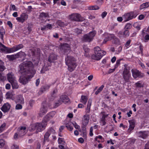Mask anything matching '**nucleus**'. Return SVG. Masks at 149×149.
I'll use <instances>...</instances> for the list:
<instances>
[{
    "label": "nucleus",
    "instance_id": "nucleus-1",
    "mask_svg": "<svg viewBox=\"0 0 149 149\" xmlns=\"http://www.w3.org/2000/svg\"><path fill=\"white\" fill-rule=\"evenodd\" d=\"M32 63L30 61L23 62L19 65V72L22 75L20 77L19 81L22 84L27 83L30 79L35 74L36 71L33 67Z\"/></svg>",
    "mask_w": 149,
    "mask_h": 149
},
{
    "label": "nucleus",
    "instance_id": "nucleus-2",
    "mask_svg": "<svg viewBox=\"0 0 149 149\" xmlns=\"http://www.w3.org/2000/svg\"><path fill=\"white\" fill-rule=\"evenodd\" d=\"M76 60L73 56L67 55L66 58V64L68 66V69L70 72L73 71L76 68L77 64L75 62Z\"/></svg>",
    "mask_w": 149,
    "mask_h": 149
},
{
    "label": "nucleus",
    "instance_id": "nucleus-3",
    "mask_svg": "<svg viewBox=\"0 0 149 149\" xmlns=\"http://www.w3.org/2000/svg\"><path fill=\"white\" fill-rule=\"evenodd\" d=\"M95 54L91 56V58L95 60H100L102 57L105 55V52L101 50L100 48L97 46L94 48Z\"/></svg>",
    "mask_w": 149,
    "mask_h": 149
},
{
    "label": "nucleus",
    "instance_id": "nucleus-4",
    "mask_svg": "<svg viewBox=\"0 0 149 149\" xmlns=\"http://www.w3.org/2000/svg\"><path fill=\"white\" fill-rule=\"evenodd\" d=\"M96 34V32L94 31L85 34L83 37L82 41L84 42H90L93 39Z\"/></svg>",
    "mask_w": 149,
    "mask_h": 149
},
{
    "label": "nucleus",
    "instance_id": "nucleus-5",
    "mask_svg": "<svg viewBox=\"0 0 149 149\" xmlns=\"http://www.w3.org/2000/svg\"><path fill=\"white\" fill-rule=\"evenodd\" d=\"M68 18L71 20L77 22H82L85 20L80 14L77 13L72 14L68 16Z\"/></svg>",
    "mask_w": 149,
    "mask_h": 149
},
{
    "label": "nucleus",
    "instance_id": "nucleus-6",
    "mask_svg": "<svg viewBox=\"0 0 149 149\" xmlns=\"http://www.w3.org/2000/svg\"><path fill=\"white\" fill-rule=\"evenodd\" d=\"M136 16V14L134 12H131L125 14L123 16V19L124 22L127 21L134 18H135Z\"/></svg>",
    "mask_w": 149,
    "mask_h": 149
},
{
    "label": "nucleus",
    "instance_id": "nucleus-7",
    "mask_svg": "<svg viewBox=\"0 0 149 149\" xmlns=\"http://www.w3.org/2000/svg\"><path fill=\"white\" fill-rule=\"evenodd\" d=\"M36 130L38 132H41L44 130L47 125L46 122L45 120L40 123H36Z\"/></svg>",
    "mask_w": 149,
    "mask_h": 149
},
{
    "label": "nucleus",
    "instance_id": "nucleus-8",
    "mask_svg": "<svg viewBox=\"0 0 149 149\" xmlns=\"http://www.w3.org/2000/svg\"><path fill=\"white\" fill-rule=\"evenodd\" d=\"M17 132L18 135L20 136H24L27 132V130L25 127L21 126L18 128Z\"/></svg>",
    "mask_w": 149,
    "mask_h": 149
},
{
    "label": "nucleus",
    "instance_id": "nucleus-9",
    "mask_svg": "<svg viewBox=\"0 0 149 149\" xmlns=\"http://www.w3.org/2000/svg\"><path fill=\"white\" fill-rule=\"evenodd\" d=\"M123 77L125 82H128L130 75L129 70L126 68H125L123 72Z\"/></svg>",
    "mask_w": 149,
    "mask_h": 149
},
{
    "label": "nucleus",
    "instance_id": "nucleus-10",
    "mask_svg": "<svg viewBox=\"0 0 149 149\" xmlns=\"http://www.w3.org/2000/svg\"><path fill=\"white\" fill-rule=\"evenodd\" d=\"M28 18V15L25 13H22L19 17H17L16 19L18 22L23 23Z\"/></svg>",
    "mask_w": 149,
    "mask_h": 149
},
{
    "label": "nucleus",
    "instance_id": "nucleus-11",
    "mask_svg": "<svg viewBox=\"0 0 149 149\" xmlns=\"http://www.w3.org/2000/svg\"><path fill=\"white\" fill-rule=\"evenodd\" d=\"M57 59V56L54 53L51 54L49 56L48 61L49 62L48 66L51 65V63Z\"/></svg>",
    "mask_w": 149,
    "mask_h": 149
},
{
    "label": "nucleus",
    "instance_id": "nucleus-12",
    "mask_svg": "<svg viewBox=\"0 0 149 149\" xmlns=\"http://www.w3.org/2000/svg\"><path fill=\"white\" fill-rule=\"evenodd\" d=\"M130 34L129 31L128 30L125 29L124 31H120L118 33L119 37H122L123 36L125 37H128Z\"/></svg>",
    "mask_w": 149,
    "mask_h": 149
},
{
    "label": "nucleus",
    "instance_id": "nucleus-13",
    "mask_svg": "<svg viewBox=\"0 0 149 149\" xmlns=\"http://www.w3.org/2000/svg\"><path fill=\"white\" fill-rule=\"evenodd\" d=\"M137 135L139 137L145 139L148 136V132L147 131L139 132L137 133Z\"/></svg>",
    "mask_w": 149,
    "mask_h": 149
},
{
    "label": "nucleus",
    "instance_id": "nucleus-14",
    "mask_svg": "<svg viewBox=\"0 0 149 149\" xmlns=\"http://www.w3.org/2000/svg\"><path fill=\"white\" fill-rule=\"evenodd\" d=\"M65 95H63L61 96L60 97V100H58L57 102L55 103L54 107H57L59 106L63 102H64L65 101Z\"/></svg>",
    "mask_w": 149,
    "mask_h": 149
},
{
    "label": "nucleus",
    "instance_id": "nucleus-15",
    "mask_svg": "<svg viewBox=\"0 0 149 149\" xmlns=\"http://www.w3.org/2000/svg\"><path fill=\"white\" fill-rule=\"evenodd\" d=\"M47 111V108L46 105H43L41 107L39 113V115L41 117H42Z\"/></svg>",
    "mask_w": 149,
    "mask_h": 149
},
{
    "label": "nucleus",
    "instance_id": "nucleus-16",
    "mask_svg": "<svg viewBox=\"0 0 149 149\" xmlns=\"http://www.w3.org/2000/svg\"><path fill=\"white\" fill-rule=\"evenodd\" d=\"M131 71L132 76L134 79L141 77V73L139 70L136 69H132Z\"/></svg>",
    "mask_w": 149,
    "mask_h": 149
},
{
    "label": "nucleus",
    "instance_id": "nucleus-17",
    "mask_svg": "<svg viewBox=\"0 0 149 149\" xmlns=\"http://www.w3.org/2000/svg\"><path fill=\"white\" fill-rule=\"evenodd\" d=\"M50 133L47 131L44 134L43 144L45 146H47V144H46V142H48L49 141V137L50 136Z\"/></svg>",
    "mask_w": 149,
    "mask_h": 149
},
{
    "label": "nucleus",
    "instance_id": "nucleus-18",
    "mask_svg": "<svg viewBox=\"0 0 149 149\" xmlns=\"http://www.w3.org/2000/svg\"><path fill=\"white\" fill-rule=\"evenodd\" d=\"M23 47V45L22 44H19L13 47L12 48H10V52H13L16 51Z\"/></svg>",
    "mask_w": 149,
    "mask_h": 149
},
{
    "label": "nucleus",
    "instance_id": "nucleus-19",
    "mask_svg": "<svg viewBox=\"0 0 149 149\" xmlns=\"http://www.w3.org/2000/svg\"><path fill=\"white\" fill-rule=\"evenodd\" d=\"M89 116L88 115H85L83 116L82 119V124L83 125L86 126L89 122Z\"/></svg>",
    "mask_w": 149,
    "mask_h": 149
},
{
    "label": "nucleus",
    "instance_id": "nucleus-20",
    "mask_svg": "<svg viewBox=\"0 0 149 149\" xmlns=\"http://www.w3.org/2000/svg\"><path fill=\"white\" fill-rule=\"evenodd\" d=\"M55 114V112L54 111H52L48 113L45 117V120L47 122L49 120L54 117Z\"/></svg>",
    "mask_w": 149,
    "mask_h": 149
},
{
    "label": "nucleus",
    "instance_id": "nucleus-21",
    "mask_svg": "<svg viewBox=\"0 0 149 149\" xmlns=\"http://www.w3.org/2000/svg\"><path fill=\"white\" fill-rule=\"evenodd\" d=\"M110 38L111 40L113 39V42L115 44L117 45H120V40L116 37L114 34H110Z\"/></svg>",
    "mask_w": 149,
    "mask_h": 149
},
{
    "label": "nucleus",
    "instance_id": "nucleus-22",
    "mask_svg": "<svg viewBox=\"0 0 149 149\" xmlns=\"http://www.w3.org/2000/svg\"><path fill=\"white\" fill-rule=\"evenodd\" d=\"M57 92L58 91L56 88H55L53 90L51 94V97L50 98V100H53L56 97Z\"/></svg>",
    "mask_w": 149,
    "mask_h": 149
},
{
    "label": "nucleus",
    "instance_id": "nucleus-23",
    "mask_svg": "<svg viewBox=\"0 0 149 149\" xmlns=\"http://www.w3.org/2000/svg\"><path fill=\"white\" fill-rule=\"evenodd\" d=\"M10 48H7L0 42V49L3 52L6 53H11L10 52Z\"/></svg>",
    "mask_w": 149,
    "mask_h": 149
},
{
    "label": "nucleus",
    "instance_id": "nucleus-24",
    "mask_svg": "<svg viewBox=\"0 0 149 149\" xmlns=\"http://www.w3.org/2000/svg\"><path fill=\"white\" fill-rule=\"evenodd\" d=\"M10 107V105L8 103L5 104L1 108L2 110L5 112L8 111Z\"/></svg>",
    "mask_w": 149,
    "mask_h": 149
},
{
    "label": "nucleus",
    "instance_id": "nucleus-25",
    "mask_svg": "<svg viewBox=\"0 0 149 149\" xmlns=\"http://www.w3.org/2000/svg\"><path fill=\"white\" fill-rule=\"evenodd\" d=\"M7 79L10 82L15 80V78L13 73L12 72H9L8 73Z\"/></svg>",
    "mask_w": 149,
    "mask_h": 149
},
{
    "label": "nucleus",
    "instance_id": "nucleus-26",
    "mask_svg": "<svg viewBox=\"0 0 149 149\" xmlns=\"http://www.w3.org/2000/svg\"><path fill=\"white\" fill-rule=\"evenodd\" d=\"M50 86V85H45L42 86L40 89L39 92L42 93L48 90L49 89Z\"/></svg>",
    "mask_w": 149,
    "mask_h": 149
},
{
    "label": "nucleus",
    "instance_id": "nucleus-27",
    "mask_svg": "<svg viewBox=\"0 0 149 149\" xmlns=\"http://www.w3.org/2000/svg\"><path fill=\"white\" fill-rule=\"evenodd\" d=\"M129 122L130 123V127L128 130L131 131L134 129L135 123L134 120H129Z\"/></svg>",
    "mask_w": 149,
    "mask_h": 149
},
{
    "label": "nucleus",
    "instance_id": "nucleus-28",
    "mask_svg": "<svg viewBox=\"0 0 149 149\" xmlns=\"http://www.w3.org/2000/svg\"><path fill=\"white\" fill-rule=\"evenodd\" d=\"M49 63H45L44 65L43 66L42 69L41 70L40 72L41 73H44L46 71H47L49 70L48 67L49 66H48V64Z\"/></svg>",
    "mask_w": 149,
    "mask_h": 149
},
{
    "label": "nucleus",
    "instance_id": "nucleus-29",
    "mask_svg": "<svg viewBox=\"0 0 149 149\" xmlns=\"http://www.w3.org/2000/svg\"><path fill=\"white\" fill-rule=\"evenodd\" d=\"M17 102L20 104H23L24 103V99L22 95H19L17 97Z\"/></svg>",
    "mask_w": 149,
    "mask_h": 149
},
{
    "label": "nucleus",
    "instance_id": "nucleus-30",
    "mask_svg": "<svg viewBox=\"0 0 149 149\" xmlns=\"http://www.w3.org/2000/svg\"><path fill=\"white\" fill-rule=\"evenodd\" d=\"M49 17V15L48 13H45L44 12L41 13L40 15V19L42 20L46 18Z\"/></svg>",
    "mask_w": 149,
    "mask_h": 149
},
{
    "label": "nucleus",
    "instance_id": "nucleus-31",
    "mask_svg": "<svg viewBox=\"0 0 149 149\" xmlns=\"http://www.w3.org/2000/svg\"><path fill=\"white\" fill-rule=\"evenodd\" d=\"M10 83L11 84L13 89H17L18 88L19 86L16 79L10 82Z\"/></svg>",
    "mask_w": 149,
    "mask_h": 149
},
{
    "label": "nucleus",
    "instance_id": "nucleus-32",
    "mask_svg": "<svg viewBox=\"0 0 149 149\" xmlns=\"http://www.w3.org/2000/svg\"><path fill=\"white\" fill-rule=\"evenodd\" d=\"M87 100L88 98L86 96L82 95L80 100V102L84 104H86V103Z\"/></svg>",
    "mask_w": 149,
    "mask_h": 149
},
{
    "label": "nucleus",
    "instance_id": "nucleus-33",
    "mask_svg": "<svg viewBox=\"0 0 149 149\" xmlns=\"http://www.w3.org/2000/svg\"><path fill=\"white\" fill-rule=\"evenodd\" d=\"M92 100H89L88 102L87 106L86 109V113H89L90 112V107L91 104Z\"/></svg>",
    "mask_w": 149,
    "mask_h": 149
},
{
    "label": "nucleus",
    "instance_id": "nucleus-34",
    "mask_svg": "<svg viewBox=\"0 0 149 149\" xmlns=\"http://www.w3.org/2000/svg\"><path fill=\"white\" fill-rule=\"evenodd\" d=\"M110 34H106L105 38L103 42V44L106 43L107 41L111 40V38H110Z\"/></svg>",
    "mask_w": 149,
    "mask_h": 149
},
{
    "label": "nucleus",
    "instance_id": "nucleus-35",
    "mask_svg": "<svg viewBox=\"0 0 149 149\" xmlns=\"http://www.w3.org/2000/svg\"><path fill=\"white\" fill-rule=\"evenodd\" d=\"M149 6V2H146L141 4L140 7V9H142L148 7Z\"/></svg>",
    "mask_w": 149,
    "mask_h": 149
},
{
    "label": "nucleus",
    "instance_id": "nucleus-36",
    "mask_svg": "<svg viewBox=\"0 0 149 149\" xmlns=\"http://www.w3.org/2000/svg\"><path fill=\"white\" fill-rule=\"evenodd\" d=\"M5 30L3 29L2 28L0 29V38L2 40H3V35L5 34Z\"/></svg>",
    "mask_w": 149,
    "mask_h": 149
},
{
    "label": "nucleus",
    "instance_id": "nucleus-37",
    "mask_svg": "<svg viewBox=\"0 0 149 149\" xmlns=\"http://www.w3.org/2000/svg\"><path fill=\"white\" fill-rule=\"evenodd\" d=\"M3 64V62L0 60V71H3L5 68Z\"/></svg>",
    "mask_w": 149,
    "mask_h": 149
},
{
    "label": "nucleus",
    "instance_id": "nucleus-38",
    "mask_svg": "<svg viewBox=\"0 0 149 149\" xmlns=\"http://www.w3.org/2000/svg\"><path fill=\"white\" fill-rule=\"evenodd\" d=\"M7 58H8L10 60H13L15 59L16 58V55H7Z\"/></svg>",
    "mask_w": 149,
    "mask_h": 149
},
{
    "label": "nucleus",
    "instance_id": "nucleus-39",
    "mask_svg": "<svg viewBox=\"0 0 149 149\" xmlns=\"http://www.w3.org/2000/svg\"><path fill=\"white\" fill-rule=\"evenodd\" d=\"M99 7L96 5L92 6L89 7L88 9L90 10H97L99 9Z\"/></svg>",
    "mask_w": 149,
    "mask_h": 149
},
{
    "label": "nucleus",
    "instance_id": "nucleus-40",
    "mask_svg": "<svg viewBox=\"0 0 149 149\" xmlns=\"http://www.w3.org/2000/svg\"><path fill=\"white\" fill-rule=\"evenodd\" d=\"M104 86L103 85H102L100 87L98 90L95 92V94L97 95L99 93H100L103 89Z\"/></svg>",
    "mask_w": 149,
    "mask_h": 149
},
{
    "label": "nucleus",
    "instance_id": "nucleus-41",
    "mask_svg": "<svg viewBox=\"0 0 149 149\" xmlns=\"http://www.w3.org/2000/svg\"><path fill=\"white\" fill-rule=\"evenodd\" d=\"M38 52L36 53V51L32 50L31 51V54L32 56H38L40 55V53L39 52V50H38Z\"/></svg>",
    "mask_w": 149,
    "mask_h": 149
},
{
    "label": "nucleus",
    "instance_id": "nucleus-42",
    "mask_svg": "<svg viewBox=\"0 0 149 149\" xmlns=\"http://www.w3.org/2000/svg\"><path fill=\"white\" fill-rule=\"evenodd\" d=\"M30 128L31 129L30 130L31 131H33L35 129H36V124L34 123L31 125L30 126Z\"/></svg>",
    "mask_w": 149,
    "mask_h": 149
},
{
    "label": "nucleus",
    "instance_id": "nucleus-43",
    "mask_svg": "<svg viewBox=\"0 0 149 149\" xmlns=\"http://www.w3.org/2000/svg\"><path fill=\"white\" fill-rule=\"evenodd\" d=\"M71 52L70 47L69 45L66 43V53H69Z\"/></svg>",
    "mask_w": 149,
    "mask_h": 149
},
{
    "label": "nucleus",
    "instance_id": "nucleus-44",
    "mask_svg": "<svg viewBox=\"0 0 149 149\" xmlns=\"http://www.w3.org/2000/svg\"><path fill=\"white\" fill-rule=\"evenodd\" d=\"M6 123H3L0 127V133L2 132L5 129L6 127Z\"/></svg>",
    "mask_w": 149,
    "mask_h": 149
},
{
    "label": "nucleus",
    "instance_id": "nucleus-45",
    "mask_svg": "<svg viewBox=\"0 0 149 149\" xmlns=\"http://www.w3.org/2000/svg\"><path fill=\"white\" fill-rule=\"evenodd\" d=\"M135 85L137 87H142L143 86V84L140 81H138L135 83Z\"/></svg>",
    "mask_w": 149,
    "mask_h": 149
},
{
    "label": "nucleus",
    "instance_id": "nucleus-46",
    "mask_svg": "<svg viewBox=\"0 0 149 149\" xmlns=\"http://www.w3.org/2000/svg\"><path fill=\"white\" fill-rule=\"evenodd\" d=\"M5 144L4 141L2 139H0V148L3 147Z\"/></svg>",
    "mask_w": 149,
    "mask_h": 149
},
{
    "label": "nucleus",
    "instance_id": "nucleus-47",
    "mask_svg": "<svg viewBox=\"0 0 149 149\" xmlns=\"http://www.w3.org/2000/svg\"><path fill=\"white\" fill-rule=\"evenodd\" d=\"M25 54L24 53L22 52H20L17 53L16 55V56L18 57H21L22 56H24Z\"/></svg>",
    "mask_w": 149,
    "mask_h": 149
},
{
    "label": "nucleus",
    "instance_id": "nucleus-48",
    "mask_svg": "<svg viewBox=\"0 0 149 149\" xmlns=\"http://www.w3.org/2000/svg\"><path fill=\"white\" fill-rule=\"evenodd\" d=\"M58 141L59 144H63L65 143V142L63 139L62 138H59L58 140Z\"/></svg>",
    "mask_w": 149,
    "mask_h": 149
},
{
    "label": "nucleus",
    "instance_id": "nucleus-49",
    "mask_svg": "<svg viewBox=\"0 0 149 149\" xmlns=\"http://www.w3.org/2000/svg\"><path fill=\"white\" fill-rule=\"evenodd\" d=\"M21 104L19 103L17 104L15 107L16 109L19 110L22 109V106Z\"/></svg>",
    "mask_w": 149,
    "mask_h": 149
},
{
    "label": "nucleus",
    "instance_id": "nucleus-50",
    "mask_svg": "<svg viewBox=\"0 0 149 149\" xmlns=\"http://www.w3.org/2000/svg\"><path fill=\"white\" fill-rule=\"evenodd\" d=\"M106 116H105L104 115H103L101 120V122L103 125H105L106 124V122L105 121V118Z\"/></svg>",
    "mask_w": 149,
    "mask_h": 149
},
{
    "label": "nucleus",
    "instance_id": "nucleus-51",
    "mask_svg": "<svg viewBox=\"0 0 149 149\" xmlns=\"http://www.w3.org/2000/svg\"><path fill=\"white\" fill-rule=\"evenodd\" d=\"M65 46L64 44L61 45V46L59 47V49L61 51H65Z\"/></svg>",
    "mask_w": 149,
    "mask_h": 149
},
{
    "label": "nucleus",
    "instance_id": "nucleus-52",
    "mask_svg": "<svg viewBox=\"0 0 149 149\" xmlns=\"http://www.w3.org/2000/svg\"><path fill=\"white\" fill-rule=\"evenodd\" d=\"M72 124L76 129H78L80 128L79 126L75 122L73 123Z\"/></svg>",
    "mask_w": 149,
    "mask_h": 149
},
{
    "label": "nucleus",
    "instance_id": "nucleus-53",
    "mask_svg": "<svg viewBox=\"0 0 149 149\" xmlns=\"http://www.w3.org/2000/svg\"><path fill=\"white\" fill-rule=\"evenodd\" d=\"M131 27V24L130 23H128L125 26V29L127 30L128 29H130Z\"/></svg>",
    "mask_w": 149,
    "mask_h": 149
},
{
    "label": "nucleus",
    "instance_id": "nucleus-54",
    "mask_svg": "<svg viewBox=\"0 0 149 149\" xmlns=\"http://www.w3.org/2000/svg\"><path fill=\"white\" fill-rule=\"evenodd\" d=\"M11 149H19V146L15 144H13L11 146Z\"/></svg>",
    "mask_w": 149,
    "mask_h": 149
},
{
    "label": "nucleus",
    "instance_id": "nucleus-55",
    "mask_svg": "<svg viewBox=\"0 0 149 149\" xmlns=\"http://www.w3.org/2000/svg\"><path fill=\"white\" fill-rule=\"evenodd\" d=\"M6 79V77L1 73H0V80L3 81Z\"/></svg>",
    "mask_w": 149,
    "mask_h": 149
},
{
    "label": "nucleus",
    "instance_id": "nucleus-56",
    "mask_svg": "<svg viewBox=\"0 0 149 149\" xmlns=\"http://www.w3.org/2000/svg\"><path fill=\"white\" fill-rule=\"evenodd\" d=\"M49 132L50 133V134L51 133H52L53 134H54L55 133V130L53 129L52 128H49L47 131Z\"/></svg>",
    "mask_w": 149,
    "mask_h": 149
},
{
    "label": "nucleus",
    "instance_id": "nucleus-57",
    "mask_svg": "<svg viewBox=\"0 0 149 149\" xmlns=\"http://www.w3.org/2000/svg\"><path fill=\"white\" fill-rule=\"evenodd\" d=\"M66 127L67 129L69 130L70 131H72L73 129V127L70 126L69 125H66Z\"/></svg>",
    "mask_w": 149,
    "mask_h": 149
},
{
    "label": "nucleus",
    "instance_id": "nucleus-58",
    "mask_svg": "<svg viewBox=\"0 0 149 149\" xmlns=\"http://www.w3.org/2000/svg\"><path fill=\"white\" fill-rule=\"evenodd\" d=\"M70 103L71 101L69 98L67 97H66V104H69Z\"/></svg>",
    "mask_w": 149,
    "mask_h": 149
},
{
    "label": "nucleus",
    "instance_id": "nucleus-59",
    "mask_svg": "<svg viewBox=\"0 0 149 149\" xmlns=\"http://www.w3.org/2000/svg\"><path fill=\"white\" fill-rule=\"evenodd\" d=\"M120 59L119 60H118L116 61V63L115 65V68H117L118 67V65H120Z\"/></svg>",
    "mask_w": 149,
    "mask_h": 149
},
{
    "label": "nucleus",
    "instance_id": "nucleus-60",
    "mask_svg": "<svg viewBox=\"0 0 149 149\" xmlns=\"http://www.w3.org/2000/svg\"><path fill=\"white\" fill-rule=\"evenodd\" d=\"M145 42H147L149 40V35L147 34L144 37Z\"/></svg>",
    "mask_w": 149,
    "mask_h": 149
},
{
    "label": "nucleus",
    "instance_id": "nucleus-61",
    "mask_svg": "<svg viewBox=\"0 0 149 149\" xmlns=\"http://www.w3.org/2000/svg\"><path fill=\"white\" fill-rule=\"evenodd\" d=\"M34 101L33 100H31L29 102V104L31 107H32L33 104L34 103Z\"/></svg>",
    "mask_w": 149,
    "mask_h": 149
},
{
    "label": "nucleus",
    "instance_id": "nucleus-62",
    "mask_svg": "<svg viewBox=\"0 0 149 149\" xmlns=\"http://www.w3.org/2000/svg\"><path fill=\"white\" fill-rule=\"evenodd\" d=\"M75 32L76 33L79 34L81 33L82 30L79 29H75Z\"/></svg>",
    "mask_w": 149,
    "mask_h": 149
},
{
    "label": "nucleus",
    "instance_id": "nucleus-63",
    "mask_svg": "<svg viewBox=\"0 0 149 149\" xmlns=\"http://www.w3.org/2000/svg\"><path fill=\"white\" fill-rule=\"evenodd\" d=\"M107 13L106 12H103L101 14V16L102 18H104L107 15Z\"/></svg>",
    "mask_w": 149,
    "mask_h": 149
},
{
    "label": "nucleus",
    "instance_id": "nucleus-64",
    "mask_svg": "<svg viewBox=\"0 0 149 149\" xmlns=\"http://www.w3.org/2000/svg\"><path fill=\"white\" fill-rule=\"evenodd\" d=\"M144 149H149V142H148L145 145Z\"/></svg>",
    "mask_w": 149,
    "mask_h": 149
}]
</instances>
